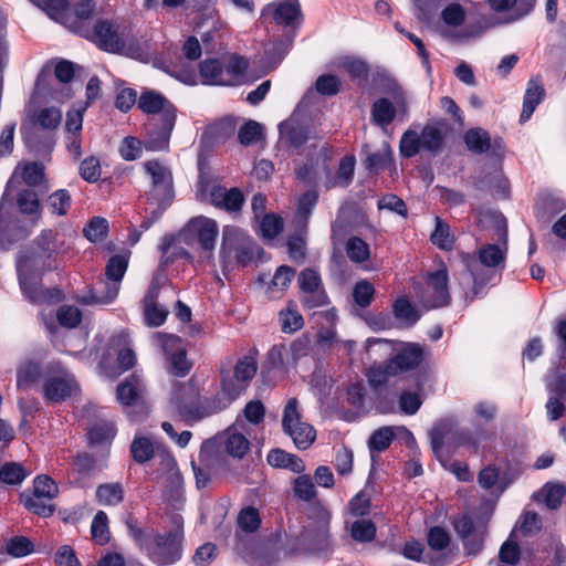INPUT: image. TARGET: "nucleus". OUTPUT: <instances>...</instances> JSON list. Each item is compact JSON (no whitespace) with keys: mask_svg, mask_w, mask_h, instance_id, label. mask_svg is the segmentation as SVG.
<instances>
[{"mask_svg":"<svg viewBox=\"0 0 566 566\" xmlns=\"http://www.w3.org/2000/svg\"><path fill=\"white\" fill-rule=\"evenodd\" d=\"M59 233L44 229L33 241V249L20 251L15 258V271L20 291L33 305H54L61 303L65 295L57 287H45V272L56 269L55 258L60 251Z\"/></svg>","mask_w":566,"mask_h":566,"instance_id":"obj_1","label":"nucleus"},{"mask_svg":"<svg viewBox=\"0 0 566 566\" xmlns=\"http://www.w3.org/2000/svg\"><path fill=\"white\" fill-rule=\"evenodd\" d=\"M138 108L150 115L145 124L146 147L154 151L165 150L177 119V107L161 93L146 90L138 98Z\"/></svg>","mask_w":566,"mask_h":566,"instance_id":"obj_2","label":"nucleus"},{"mask_svg":"<svg viewBox=\"0 0 566 566\" xmlns=\"http://www.w3.org/2000/svg\"><path fill=\"white\" fill-rule=\"evenodd\" d=\"M263 249L254 240L238 227L226 226L222 230V241L219 252L220 264L223 273L231 271L233 265L247 268L251 265L255 256Z\"/></svg>","mask_w":566,"mask_h":566,"instance_id":"obj_3","label":"nucleus"},{"mask_svg":"<svg viewBox=\"0 0 566 566\" xmlns=\"http://www.w3.org/2000/svg\"><path fill=\"white\" fill-rule=\"evenodd\" d=\"M172 530L165 534L156 533L145 548L149 559L157 566L172 565L182 557L184 518L180 514L171 516Z\"/></svg>","mask_w":566,"mask_h":566,"instance_id":"obj_4","label":"nucleus"},{"mask_svg":"<svg viewBox=\"0 0 566 566\" xmlns=\"http://www.w3.org/2000/svg\"><path fill=\"white\" fill-rule=\"evenodd\" d=\"M41 392L48 403H59L78 394L80 386L75 377L64 367L60 364H51L46 366V377Z\"/></svg>","mask_w":566,"mask_h":566,"instance_id":"obj_5","label":"nucleus"},{"mask_svg":"<svg viewBox=\"0 0 566 566\" xmlns=\"http://www.w3.org/2000/svg\"><path fill=\"white\" fill-rule=\"evenodd\" d=\"M128 268V258L112 255L105 266L106 282L98 283L92 291L87 303L109 304L117 297L120 283Z\"/></svg>","mask_w":566,"mask_h":566,"instance_id":"obj_6","label":"nucleus"},{"mask_svg":"<svg viewBox=\"0 0 566 566\" xmlns=\"http://www.w3.org/2000/svg\"><path fill=\"white\" fill-rule=\"evenodd\" d=\"M451 524L462 542L465 556H478L484 549L486 524L476 523L469 513L453 516Z\"/></svg>","mask_w":566,"mask_h":566,"instance_id":"obj_7","label":"nucleus"},{"mask_svg":"<svg viewBox=\"0 0 566 566\" xmlns=\"http://www.w3.org/2000/svg\"><path fill=\"white\" fill-rule=\"evenodd\" d=\"M282 428L292 438L298 450L308 449L316 439V431L313 426L301 420L296 398H290L284 407Z\"/></svg>","mask_w":566,"mask_h":566,"instance_id":"obj_8","label":"nucleus"},{"mask_svg":"<svg viewBox=\"0 0 566 566\" xmlns=\"http://www.w3.org/2000/svg\"><path fill=\"white\" fill-rule=\"evenodd\" d=\"M80 34L108 53L118 54L126 49V41L119 33V25L105 19H98L91 29H81Z\"/></svg>","mask_w":566,"mask_h":566,"instance_id":"obj_9","label":"nucleus"},{"mask_svg":"<svg viewBox=\"0 0 566 566\" xmlns=\"http://www.w3.org/2000/svg\"><path fill=\"white\" fill-rule=\"evenodd\" d=\"M256 370L255 359L251 356H243L234 365L232 375L227 370H221L222 392L230 399L238 398L249 387Z\"/></svg>","mask_w":566,"mask_h":566,"instance_id":"obj_10","label":"nucleus"},{"mask_svg":"<svg viewBox=\"0 0 566 566\" xmlns=\"http://www.w3.org/2000/svg\"><path fill=\"white\" fill-rule=\"evenodd\" d=\"M298 287L304 294L301 302L304 308L313 310L329 303L328 295L323 286L319 273L306 268L297 276Z\"/></svg>","mask_w":566,"mask_h":566,"instance_id":"obj_11","label":"nucleus"},{"mask_svg":"<svg viewBox=\"0 0 566 566\" xmlns=\"http://www.w3.org/2000/svg\"><path fill=\"white\" fill-rule=\"evenodd\" d=\"M145 171L151 177V189L148 200H160L172 203L175 198L174 178L170 169L159 160H148L144 164Z\"/></svg>","mask_w":566,"mask_h":566,"instance_id":"obj_12","label":"nucleus"},{"mask_svg":"<svg viewBox=\"0 0 566 566\" xmlns=\"http://www.w3.org/2000/svg\"><path fill=\"white\" fill-rule=\"evenodd\" d=\"M186 232L197 240L198 250L205 253L206 258H212L219 234L216 220L202 216L192 218L186 227Z\"/></svg>","mask_w":566,"mask_h":566,"instance_id":"obj_13","label":"nucleus"},{"mask_svg":"<svg viewBox=\"0 0 566 566\" xmlns=\"http://www.w3.org/2000/svg\"><path fill=\"white\" fill-rule=\"evenodd\" d=\"M209 202L214 208L237 217L241 213L245 203V196L238 187L228 189L220 184H216L209 191Z\"/></svg>","mask_w":566,"mask_h":566,"instance_id":"obj_14","label":"nucleus"},{"mask_svg":"<svg viewBox=\"0 0 566 566\" xmlns=\"http://www.w3.org/2000/svg\"><path fill=\"white\" fill-rule=\"evenodd\" d=\"M451 126L446 118H432L426 123L419 133L424 151L432 156L441 154Z\"/></svg>","mask_w":566,"mask_h":566,"instance_id":"obj_15","label":"nucleus"},{"mask_svg":"<svg viewBox=\"0 0 566 566\" xmlns=\"http://www.w3.org/2000/svg\"><path fill=\"white\" fill-rule=\"evenodd\" d=\"M218 455V443L214 440H206L200 448L198 461H191L192 471L198 489L206 488L210 482L211 467Z\"/></svg>","mask_w":566,"mask_h":566,"instance_id":"obj_16","label":"nucleus"},{"mask_svg":"<svg viewBox=\"0 0 566 566\" xmlns=\"http://www.w3.org/2000/svg\"><path fill=\"white\" fill-rule=\"evenodd\" d=\"M426 347L419 343H403L398 353L389 361L397 374L413 370L424 359Z\"/></svg>","mask_w":566,"mask_h":566,"instance_id":"obj_17","label":"nucleus"},{"mask_svg":"<svg viewBox=\"0 0 566 566\" xmlns=\"http://www.w3.org/2000/svg\"><path fill=\"white\" fill-rule=\"evenodd\" d=\"M21 134L28 150L36 156L49 155L55 144L52 133L33 125L30 128L21 127Z\"/></svg>","mask_w":566,"mask_h":566,"instance_id":"obj_18","label":"nucleus"},{"mask_svg":"<svg viewBox=\"0 0 566 566\" xmlns=\"http://www.w3.org/2000/svg\"><path fill=\"white\" fill-rule=\"evenodd\" d=\"M427 284L431 292L428 300L431 308H440L450 304L451 296L448 289V271L446 268L430 273Z\"/></svg>","mask_w":566,"mask_h":566,"instance_id":"obj_19","label":"nucleus"},{"mask_svg":"<svg viewBox=\"0 0 566 566\" xmlns=\"http://www.w3.org/2000/svg\"><path fill=\"white\" fill-rule=\"evenodd\" d=\"M199 75L203 85L231 86L224 66L218 57H208L199 63Z\"/></svg>","mask_w":566,"mask_h":566,"instance_id":"obj_20","label":"nucleus"},{"mask_svg":"<svg viewBox=\"0 0 566 566\" xmlns=\"http://www.w3.org/2000/svg\"><path fill=\"white\" fill-rule=\"evenodd\" d=\"M329 522L331 512L327 509L321 506L317 510V525L314 530L308 531L306 535L314 551L321 552L329 547Z\"/></svg>","mask_w":566,"mask_h":566,"instance_id":"obj_21","label":"nucleus"},{"mask_svg":"<svg viewBox=\"0 0 566 566\" xmlns=\"http://www.w3.org/2000/svg\"><path fill=\"white\" fill-rule=\"evenodd\" d=\"M546 95L541 80L531 78L523 96V106L520 115V123H526L535 112L536 107L544 101Z\"/></svg>","mask_w":566,"mask_h":566,"instance_id":"obj_22","label":"nucleus"},{"mask_svg":"<svg viewBox=\"0 0 566 566\" xmlns=\"http://www.w3.org/2000/svg\"><path fill=\"white\" fill-rule=\"evenodd\" d=\"M46 377V367L43 368L40 363L28 360L21 364L17 369L18 389H29L44 382Z\"/></svg>","mask_w":566,"mask_h":566,"instance_id":"obj_23","label":"nucleus"},{"mask_svg":"<svg viewBox=\"0 0 566 566\" xmlns=\"http://www.w3.org/2000/svg\"><path fill=\"white\" fill-rule=\"evenodd\" d=\"M485 439H488V433L481 426H476L473 430L468 428L457 429L448 438L453 447H467L473 452H478L481 441Z\"/></svg>","mask_w":566,"mask_h":566,"instance_id":"obj_24","label":"nucleus"},{"mask_svg":"<svg viewBox=\"0 0 566 566\" xmlns=\"http://www.w3.org/2000/svg\"><path fill=\"white\" fill-rule=\"evenodd\" d=\"M273 21L284 27L300 25L303 21L301 6L297 0H284L273 10Z\"/></svg>","mask_w":566,"mask_h":566,"instance_id":"obj_25","label":"nucleus"},{"mask_svg":"<svg viewBox=\"0 0 566 566\" xmlns=\"http://www.w3.org/2000/svg\"><path fill=\"white\" fill-rule=\"evenodd\" d=\"M140 378L133 373L116 387L117 401L126 407H133L140 400Z\"/></svg>","mask_w":566,"mask_h":566,"instance_id":"obj_26","label":"nucleus"},{"mask_svg":"<svg viewBox=\"0 0 566 566\" xmlns=\"http://www.w3.org/2000/svg\"><path fill=\"white\" fill-rule=\"evenodd\" d=\"M31 125L53 133L62 122V112L54 106L42 107L34 112L30 118Z\"/></svg>","mask_w":566,"mask_h":566,"instance_id":"obj_27","label":"nucleus"},{"mask_svg":"<svg viewBox=\"0 0 566 566\" xmlns=\"http://www.w3.org/2000/svg\"><path fill=\"white\" fill-rule=\"evenodd\" d=\"M266 461L273 468L289 469L294 473H301L304 470L303 461L297 455L282 449H272L268 453Z\"/></svg>","mask_w":566,"mask_h":566,"instance_id":"obj_28","label":"nucleus"},{"mask_svg":"<svg viewBox=\"0 0 566 566\" xmlns=\"http://www.w3.org/2000/svg\"><path fill=\"white\" fill-rule=\"evenodd\" d=\"M125 490L120 482L103 483L96 488L95 497L98 504L116 506L124 501Z\"/></svg>","mask_w":566,"mask_h":566,"instance_id":"obj_29","label":"nucleus"},{"mask_svg":"<svg viewBox=\"0 0 566 566\" xmlns=\"http://www.w3.org/2000/svg\"><path fill=\"white\" fill-rule=\"evenodd\" d=\"M280 137L283 142L292 147L298 148L308 139V130L305 126L289 122L279 125Z\"/></svg>","mask_w":566,"mask_h":566,"instance_id":"obj_30","label":"nucleus"},{"mask_svg":"<svg viewBox=\"0 0 566 566\" xmlns=\"http://www.w3.org/2000/svg\"><path fill=\"white\" fill-rule=\"evenodd\" d=\"M116 436V427L112 422L102 421L88 428L87 439L92 447L111 446Z\"/></svg>","mask_w":566,"mask_h":566,"instance_id":"obj_31","label":"nucleus"},{"mask_svg":"<svg viewBox=\"0 0 566 566\" xmlns=\"http://www.w3.org/2000/svg\"><path fill=\"white\" fill-rule=\"evenodd\" d=\"M395 105L386 97L376 99L371 105V120L382 128L390 125L396 118Z\"/></svg>","mask_w":566,"mask_h":566,"instance_id":"obj_32","label":"nucleus"},{"mask_svg":"<svg viewBox=\"0 0 566 566\" xmlns=\"http://www.w3.org/2000/svg\"><path fill=\"white\" fill-rule=\"evenodd\" d=\"M463 140L467 148L474 154H484L492 147L489 132L480 127L468 129Z\"/></svg>","mask_w":566,"mask_h":566,"instance_id":"obj_33","label":"nucleus"},{"mask_svg":"<svg viewBox=\"0 0 566 566\" xmlns=\"http://www.w3.org/2000/svg\"><path fill=\"white\" fill-rule=\"evenodd\" d=\"M356 157L345 155L340 158L335 177L332 181L333 187L347 188L352 185L355 175Z\"/></svg>","mask_w":566,"mask_h":566,"instance_id":"obj_34","label":"nucleus"},{"mask_svg":"<svg viewBox=\"0 0 566 566\" xmlns=\"http://www.w3.org/2000/svg\"><path fill=\"white\" fill-rule=\"evenodd\" d=\"M21 503L24 507L41 517H50L55 512V505L46 503V499L27 492L20 495Z\"/></svg>","mask_w":566,"mask_h":566,"instance_id":"obj_35","label":"nucleus"},{"mask_svg":"<svg viewBox=\"0 0 566 566\" xmlns=\"http://www.w3.org/2000/svg\"><path fill=\"white\" fill-rule=\"evenodd\" d=\"M261 524L262 518L256 507L248 505L240 510L237 517V525L243 533H255L261 527Z\"/></svg>","mask_w":566,"mask_h":566,"instance_id":"obj_36","label":"nucleus"},{"mask_svg":"<svg viewBox=\"0 0 566 566\" xmlns=\"http://www.w3.org/2000/svg\"><path fill=\"white\" fill-rule=\"evenodd\" d=\"M17 205L21 213L33 216L39 219L41 216V205L38 193L30 188L21 189L17 195Z\"/></svg>","mask_w":566,"mask_h":566,"instance_id":"obj_37","label":"nucleus"},{"mask_svg":"<svg viewBox=\"0 0 566 566\" xmlns=\"http://www.w3.org/2000/svg\"><path fill=\"white\" fill-rule=\"evenodd\" d=\"M506 254L497 244L486 243L479 249V261L486 268H504Z\"/></svg>","mask_w":566,"mask_h":566,"instance_id":"obj_38","label":"nucleus"},{"mask_svg":"<svg viewBox=\"0 0 566 566\" xmlns=\"http://www.w3.org/2000/svg\"><path fill=\"white\" fill-rule=\"evenodd\" d=\"M28 475L29 471L19 462H6L0 468V481L8 485H19Z\"/></svg>","mask_w":566,"mask_h":566,"instance_id":"obj_39","label":"nucleus"},{"mask_svg":"<svg viewBox=\"0 0 566 566\" xmlns=\"http://www.w3.org/2000/svg\"><path fill=\"white\" fill-rule=\"evenodd\" d=\"M423 150L421 136L415 129H407L399 142V151L403 158H412Z\"/></svg>","mask_w":566,"mask_h":566,"instance_id":"obj_40","label":"nucleus"},{"mask_svg":"<svg viewBox=\"0 0 566 566\" xmlns=\"http://www.w3.org/2000/svg\"><path fill=\"white\" fill-rule=\"evenodd\" d=\"M377 527L371 520L364 517L355 521L350 526V536L358 543H370L376 537Z\"/></svg>","mask_w":566,"mask_h":566,"instance_id":"obj_41","label":"nucleus"},{"mask_svg":"<svg viewBox=\"0 0 566 566\" xmlns=\"http://www.w3.org/2000/svg\"><path fill=\"white\" fill-rule=\"evenodd\" d=\"M48 206L53 214L66 216L72 206V197L66 189H57L48 197Z\"/></svg>","mask_w":566,"mask_h":566,"instance_id":"obj_42","label":"nucleus"},{"mask_svg":"<svg viewBox=\"0 0 566 566\" xmlns=\"http://www.w3.org/2000/svg\"><path fill=\"white\" fill-rule=\"evenodd\" d=\"M91 535L93 541L104 546L109 542L108 517L104 511H98L91 524Z\"/></svg>","mask_w":566,"mask_h":566,"instance_id":"obj_43","label":"nucleus"},{"mask_svg":"<svg viewBox=\"0 0 566 566\" xmlns=\"http://www.w3.org/2000/svg\"><path fill=\"white\" fill-rule=\"evenodd\" d=\"M155 450L151 441L146 437H135L130 444V455L137 463H145L154 458Z\"/></svg>","mask_w":566,"mask_h":566,"instance_id":"obj_44","label":"nucleus"},{"mask_svg":"<svg viewBox=\"0 0 566 566\" xmlns=\"http://www.w3.org/2000/svg\"><path fill=\"white\" fill-rule=\"evenodd\" d=\"M395 439V433L390 427H381L375 430L368 440V448L370 452L386 451Z\"/></svg>","mask_w":566,"mask_h":566,"instance_id":"obj_45","label":"nucleus"},{"mask_svg":"<svg viewBox=\"0 0 566 566\" xmlns=\"http://www.w3.org/2000/svg\"><path fill=\"white\" fill-rule=\"evenodd\" d=\"M390 163H392V156L389 146L385 151L367 154L363 160V165L369 174H378L380 170H385Z\"/></svg>","mask_w":566,"mask_h":566,"instance_id":"obj_46","label":"nucleus"},{"mask_svg":"<svg viewBox=\"0 0 566 566\" xmlns=\"http://www.w3.org/2000/svg\"><path fill=\"white\" fill-rule=\"evenodd\" d=\"M392 313L396 318L405 321L410 325L420 319V314L407 297H398L392 304Z\"/></svg>","mask_w":566,"mask_h":566,"instance_id":"obj_47","label":"nucleus"},{"mask_svg":"<svg viewBox=\"0 0 566 566\" xmlns=\"http://www.w3.org/2000/svg\"><path fill=\"white\" fill-rule=\"evenodd\" d=\"M249 448V440L239 432L228 434L224 440V450L233 458L242 459L247 454Z\"/></svg>","mask_w":566,"mask_h":566,"instance_id":"obj_48","label":"nucleus"},{"mask_svg":"<svg viewBox=\"0 0 566 566\" xmlns=\"http://www.w3.org/2000/svg\"><path fill=\"white\" fill-rule=\"evenodd\" d=\"M107 233L108 221L103 217H93L83 229V234L90 242L102 241Z\"/></svg>","mask_w":566,"mask_h":566,"instance_id":"obj_49","label":"nucleus"},{"mask_svg":"<svg viewBox=\"0 0 566 566\" xmlns=\"http://www.w3.org/2000/svg\"><path fill=\"white\" fill-rule=\"evenodd\" d=\"M263 136V127L255 120L245 122L238 132V139L241 145L250 146L256 144Z\"/></svg>","mask_w":566,"mask_h":566,"instance_id":"obj_50","label":"nucleus"},{"mask_svg":"<svg viewBox=\"0 0 566 566\" xmlns=\"http://www.w3.org/2000/svg\"><path fill=\"white\" fill-rule=\"evenodd\" d=\"M348 259L355 263H363L369 259V245L359 237H352L346 243Z\"/></svg>","mask_w":566,"mask_h":566,"instance_id":"obj_51","label":"nucleus"},{"mask_svg":"<svg viewBox=\"0 0 566 566\" xmlns=\"http://www.w3.org/2000/svg\"><path fill=\"white\" fill-rule=\"evenodd\" d=\"M431 242L442 250H449L453 245L450 234V226L440 217H436V227L430 237Z\"/></svg>","mask_w":566,"mask_h":566,"instance_id":"obj_52","label":"nucleus"},{"mask_svg":"<svg viewBox=\"0 0 566 566\" xmlns=\"http://www.w3.org/2000/svg\"><path fill=\"white\" fill-rule=\"evenodd\" d=\"M451 536L449 532L440 525H434L429 528L427 534V544L434 552H442L449 547Z\"/></svg>","mask_w":566,"mask_h":566,"instance_id":"obj_53","label":"nucleus"},{"mask_svg":"<svg viewBox=\"0 0 566 566\" xmlns=\"http://www.w3.org/2000/svg\"><path fill=\"white\" fill-rule=\"evenodd\" d=\"M398 375L392 366H390L389 359L384 366H375L369 369L368 382L371 388L378 389L384 387L390 376Z\"/></svg>","mask_w":566,"mask_h":566,"instance_id":"obj_54","label":"nucleus"},{"mask_svg":"<svg viewBox=\"0 0 566 566\" xmlns=\"http://www.w3.org/2000/svg\"><path fill=\"white\" fill-rule=\"evenodd\" d=\"M56 319L62 327L75 328L82 322V312L73 305H62L56 311Z\"/></svg>","mask_w":566,"mask_h":566,"instance_id":"obj_55","label":"nucleus"},{"mask_svg":"<svg viewBox=\"0 0 566 566\" xmlns=\"http://www.w3.org/2000/svg\"><path fill=\"white\" fill-rule=\"evenodd\" d=\"M296 271L290 265H280L269 283L268 289L270 291L279 290L281 292L286 291L289 285L291 284L293 277L295 276Z\"/></svg>","mask_w":566,"mask_h":566,"instance_id":"obj_56","label":"nucleus"},{"mask_svg":"<svg viewBox=\"0 0 566 566\" xmlns=\"http://www.w3.org/2000/svg\"><path fill=\"white\" fill-rule=\"evenodd\" d=\"M348 509L353 516L365 517L369 515L371 509L370 495L361 490L355 494L348 502Z\"/></svg>","mask_w":566,"mask_h":566,"instance_id":"obj_57","label":"nucleus"},{"mask_svg":"<svg viewBox=\"0 0 566 566\" xmlns=\"http://www.w3.org/2000/svg\"><path fill=\"white\" fill-rule=\"evenodd\" d=\"M59 493V486L55 481L49 475H38L33 481V491L31 494L45 497L46 500L54 499Z\"/></svg>","mask_w":566,"mask_h":566,"instance_id":"obj_58","label":"nucleus"},{"mask_svg":"<svg viewBox=\"0 0 566 566\" xmlns=\"http://www.w3.org/2000/svg\"><path fill=\"white\" fill-rule=\"evenodd\" d=\"M342 82L334 74L319 75L315 81V90L324 96H335L340 92Z\"/></svg>","mask_w":566,"mask_h":566,"instance_id":"obj_59","label":"nucleus"},{"mask_svg":"<svg viewBox=\"0 0 566 566\" xmlns=\"http://www.w3.org/2000/svg\"><path fill=\"white\" fill-rule=\"evenodd\" d=\"M169 311L159 304L143 306L144 322L148 327H159L165 324Z\"/></svg>","mask_w":566,"mask_h":566,"instance_id":"obj_60","label":"nucleus"},{"mask_svg":"<svg viewBox=\"0 0 566 566\" xmlns=\"http://www.w3.org/2000/svg\"><path fill=\"white\" fill-rule=\"evenodd\" d=\"M345 70L348 72L350 78L353 81H357L359 86H363L367 83L370 69L369 65L359 59H353L344 64Z\"/></svg>","mask_w":566,"mask_h":566,"instance_id":"obj_61","label":"nucleus"},{"mask_svg":"<svg viewBox=\"0 0 566 566\" xmlns=\"http://www.w3.org/2000/svg\"><path fill=\"white\" fill-rule=\"evenodd\" d=\"M80 176L87 182H96L101 177L99 160L95 156H90L83 159L78 168Z\"/></svg>","mask_w":566,"mask_h":566,"instance_id":"obj_62","label":"nucleus"},{"mask_svg":"<svg viewBox=\"0 0 566 566\" xmlns=\"http://www.w3.org/2000/svg\"><path fill=\"white\" fill-rule=\"evenodd\" d=\"M33 549V543L25 536H14L7 542V553L12 557H24Z\"/></svg>","mask_w":566,"mask_h":566,"instance_id":"obj_63","label":"nucleus"},{"mask_svg":"<svg viewBox=\"0 0 566 566\" xmlns=\"http://www.w3.org/2000/svg\"><path fill=\"white\" fill-rule=\"evenodd\" d=\"M375 294L374 285L368 281H359L353 290V298L359 307H367L370 305Z\"/></svg>","mask_w":566,"mask_h":566,"instance_id":"obj_64","label":"nucleus"}]
</instances>
